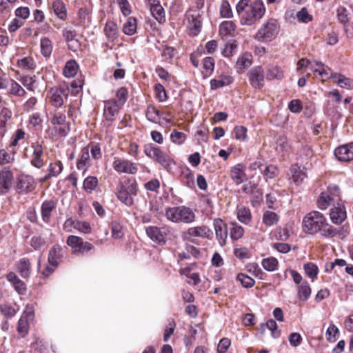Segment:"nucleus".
Masks as SVG:
<instances>
[{
  "label": "nucleus",
  "mask_w": 353,
  "mask_h": 353,
  "mask_svg": "<svg viewBox=\"0 0 353 353\" xmlns=\"http://www.w3.org/2000/svg\"><path fill=\"white\" fill-rule=\"evenodd\" d=\"M302 228L304 232L310 234H319L324 238L334 237L336 230L330 225L325 216L319 211H312L303 217Z\"/></svg>",
  "instance_id": "nucleus-1"
},
{
  "label": "nucleus",
  "mask_w": 353,
  "mask_h": 353,
  "mask_svg": "<svg viewBox=\"0 0 353 353\" xmlns=\"http://www.w3.org/2000/svg\"><path fill=\"white\" fill-rule=\"evenodd\" d=\"M236 9L241 16V23L245 26L254 24L265 12L263 3L259 0H241L236 4Z\"/></svg>",
  "instance_id": "nucleus-2"
},
{
  "label": "nucleus",
  "mask_w": 353,
  "mask_h": 353,
  "mask_svg": "<svg viewBox=\"0 0 353 353\" xmlns=\"http://www.w3.org/2000/svg\"><path fill=\"white\" fill-rule=\"evenodd\" d=\"M137 191L138 184L135 179L126 178L117 185V196L121 203L130 207L134 204Z\"/></svg>",
  "instance_id": "nucleus-3"
},
{
  "label": "nucleus",
  "mask_w": 353,
  "mask_h": 353,
  "mask_svg": "<svg viewBox=\"0 0 353 353\" xmlns=\"http://www.w3.org/2000/svg\"><path fill=\"white\" fill-rule=\"evenodd\" d=\"M165 216L168 221L174 223L191 224L196 219L193 210L185 205L166 208Z\"/></svg>",
  "instance_id": "nucleus-4"
},
{
  "label": "nucleus",
  "mask_w": 353,
  "mask_h": 353,
  "mask_svg": "<svg viewBox=\"0 0 353 353\" xmlns=\"http://www.w3.org/2000/svg\"><path fill=\"white\" fill-rule=\"evenodd\" d=\"M50 122L52 126L50 132L52 137H65L70 131V124L66 121V117L63 113L58 112L51 113Z\"/></svg>",
  "instance_id": "nucleus-5"
},
{
  "label": "nucleus",
  "mask_w": 353,
  "mask_h": 353,
  "mask_svg": "<svg viewBox=\"0 0 353 353\" xmlns=\"http://www.w3.org/2000/svg\"><path fill=\"white\" fill-rule=\"evenodd\" d=\"M279 32V26L276 20L270 19L262 24L254 38L259 42H270L276 37Z\"/></svg>",
  "instance_id": "nucleus-6"
},
{
  "label": "nucleus",
  "mask_w": 353,
  "mask_h": 353,
  "mask_svg": "<svg viewBox=\"0 0 353 353\" xmlns=\"http://www.w3.org/2000/svg\"><path fill=\"white\" fill-rule=\"evenodd\" d=\"M24 155L30 159V163L32 167L41 169L44 166V149L41 143L32 142L30 146L25 148Z\"/></svg>",
  "instance_id": "nucleus-7"
},
{
  "label": "nucleus",
  "mask_w": 353,
  "mask_h": 353,
  "mask_svg": "<svg viewBox=\"0 0 353 353\" xmlns=\"http://www.w3.org/2000/svg\"><path fill=\"white\" fill-rule=\"evenodd\" d=\"M144 153L150 158L154 159L158 163L167 170L171 168L172 165L175 163L171 157L162 151L159 147L153 145H145L144 148Z\"/></svg>",
  "instance_id": "nucleus-8"
},
{
  "label": "nucleus",
  "mask_w": 353,
  "mask_h": 353,
  "mask_svg": "<svg viewBox=\"0 0 353 353\" xmlns=\"http://www.w3.org/2000/svg\"><path fill=\"white\" fill-rule=\"evenodd\" d=\"M62 257V248L59 245H54L50 250L48 264L46 268L41 272V274L45 277H48L51 274L59 265Z\"/></svg>",
  "instance_id": "nucleus-9"
},
{
  "label": "nucleus",
  "mask_w": 353,
  "mask_h": 353,
  "mask_svg": "<svg viewBox=\"0 0 353 353\" xmlns=\"http://www.w3.org/2000/svg\"><path fill=\"white\" fill-rule=\"evenodd\" d=\"M67 245L71 248L72 253L74 254H84L93 249V245L88 241H84L82 238L70 235L66 241Z\"/></svg>",
  "instance_id": "nucleus-10"
},
{
  "label": "nucleus",
  "mask_w": 353,
  "mask_h": 353,
  "mask_svg": "<svg viewBox=\"0 0 353 353\" xmlns=\"http://www.w3.org/2000/svg\"><path fill=\"white\" fill-rule=\"evenodd\" d=\"M186 26L191 36H196L201 30V15L199 10H189L185 13Z\"/></svg>",
  "instance_id": "nucleus-11"
},
{
  "label": "nucleus",
  "mask_w": 353,
  "mask_h": 353,
  "mask_svg": "<svg viewBox=\"0 0 353 353\" xmlns=\"http://www.w3.org/2000/svg\"><path fill=\"white\" fill-rule=\"evenodd\" d=\"M148 236L158 243H165L168 236L171 233V228L168 225H163L161 228L149 226L145 228Z\"/></svg>",
  "instance_id": "nucleus-12"
},
{
  "label": "nucleus",
  "mask_w": 353,
  "mask_h": 353,
  "mask_svg": "<svg viewBox=\"0 0 353 353\" xmlns=\"http://www.w3.org/2000/svg\"><path fill=\"white\" fill-rule=\"evenodd\" d=\"M212 230L206 225L196 226L189 228L186 231L181 234V237L184 241H192L196 237L210 239L212 236Z\"/></svg>",
  "instance_id": "nucleus-13"
},
{
  "label": "nucleus",
  "mask_w": 353,
  "mask_h": 353,
  "mask_svg": "<svg viewBox=\"0 0 353 353\" xmlns=\"http://www.w3.org/2000/svg\"><path fill=\"white\" fill-rule=\"evenodd\" d=\"M14 174L8 166H4L0 170V193H7L12 186Z\"/></svg>",
  "instance_id": "nucleus-14"
},
{
  "label": "nucleus",
  "mask_w": 353,
  "mask_h": 353,
  "mask_svg": "<svg viewBox=\"0 0 353 353\" xmlns=\"http://www.w3.org/2000/svg\"><path fill=\"white\" fill-rule=\"evenodd\" d=\"M114 170L119 173L134 174L138 171L137 165L129 160L114 159L112 163Z\"/></svg>",
  "instance_id": "nucleus-15"
},
{
  "label": "nucleus",
  "mask_w": 353,
  "mask_h": 353,
  "mask_svg": "<svg viewBox=\"0 0 353 353\" xmlns=\"http://www.w3.org/2000/svg\"><path fill=\"white\" fill-rule=\"evenodd\" d=\"M213 227L219 244L221 247L224 246L226 244L228 236V229L226 223L221 219H215L213 221Z\"/></svg>",
  "instance_id": "nucleus-16"
},
{
  "label": "nucleus",
  "mask_w": 353,
  "mask_h": 353,
  "mask_svg": "<svg viewBox=\"0 0 353 353\" xmlns=\"http://www.w3.org/2000/svg\"><path fill=\"white\" fill-rule=\"evenodd\" d=\"M334 155L340 161L353 160V142L341 145L334 150Z\"/></svg>",
  "instance_id": "nucleus-17"
},
{
  "label": "nucleus",
  "mask_w": 353,
  "mask_h": 353,
  "mask_svg": "<svg viewBox=\"0 0 353 353\" xmlns=\"http://www.w3.org/2000/svg\"><path fill=\"white\" fill-rule=\"evenodd\" d=\"M17 188L19 192H29L35 188L34 178L28 174H22L17 178Z\"/></svg>",
  "instance_id": "nucleus-18"
},
{
  "label": "nucleus",
  "mask_w": 353,
  "mask_h": 353,
  "mask_svg": "<svg viewBox=\"0 0 353 353\" xmlns=\"http://www.w3.org/2000/svg\"><path fill=\"white\" fill-rule=\"evenodd\" d=\"M250 84L255 88H261L263 86L264 72L261 67L257 66L252 68L248 74Z\"/></svg>",
  "instance_id": "nucleus-19"
},
{
  "label": "nucleus",
  "mask_w": 353,
  "mask_h": 353,
  "mask_svg": "<svg viewBox=\"0 0 353 353\" xmlns=\"http://www.w3.org/2000/svg\"><path fill=\"white\" fill-rule=\"evenodd\" d=\"M103 31L108 43H114L119 38L118 26L112 20H108L105 22Z\"/></svg>",
  "instance_id": "nucleus-20"
},
{
  "label": "nucleus",
  "mask_w": 353,
  "mask_h": 353,
  "mask_svg": "<svg viewBox=\"0 0 353 353\" xmlns=\"http://www.w3.org/2000/svg\"><path fill=\"white\" fill-rule=\"evenodd\" d=\"M308 69L315 74L318 73L322 80L329 79L332 72L330 68L321 61H310Z\"/></svg>",
  "instance_id": "nucleus-21"
},
{
  "label": "nucleus",
  "mask_w": 353,
  "mask_h": 353,
  "mask_svg": "<svg viewBox=\"0 0 353 353\" xmlns=\"http://www.w3.org/2000/svg\"><path fill=\"white\" fill-rule=\"evenodd\" d=\"M245 168V165L243 163H238L231 168L230 176L236 185H239L247 180Z\"/></svg>",
  "instance_id": "nucleus-22"
},
{
  "label": "nucleus",
  "mask_w": 353,
  "mask_h": 353,
  "mask_svg": "<svg viewBox=\"0 0 353 353\" xmlns=\"http://www.w3.org/2000/svg\"><path fill=\"white\" fill-rule=\"evenodd\" d=\"M152 15L159 23L165 21V10L159 0H148Z\"/></svg>",
  "instance_id": "nucleus-23"
},
{
  "label": "nucleus",
  "mask_w": 353,
  "mask_h": 353,
  "mask_svg": "<svg viewBox=\"0 0 353 353\" xmlns=\"http://www.w3.org/2000/svg\"><path fill=\"white\" fill-rule=\"evenodd\" d=\"M330 219L334 224H341L346 219L345 208L342 203H338L330 210Z\"/></svg>",
  "instance_id": "nucleus-24"
},
{
  "label": "nucleus",
  "mask_w": 353,
  "mask_h": 353,
  "mask_svg": "<svg viewBox=\"0 0 353 353\" xmlns=\"http://www.w3.org/2000/svg\"><path fill=\"white\" fill-rule=\"evenodd\" d=\"M329 79H332L333 83L342 88L353 90V79L347 78L345 76L337 73L331 72Z\"/></svg>",
  "instance_id": "nucleus-25"
},
{
  "label": "nucleus",
  "mask_w": 353,
  "mask_h": 353,
  "mask_svg": "<svg viewBox=\"0 0 353 353\" xmlns=\"http://www.w3.org/2000/svg\"><path fill=\"white\" fill-rule=\"evenodd\" d=\"M50 102L56 108L63 103V97L67 95V90L63 88H52L50 90Z\"/></svg>",
  "instance_id": "nucleus-26"
},
{
  "label": "nucleus",
  "mask_w": 353,
  "mask_h": 353,
  "mask_svg": "<svg viewBox=\"0 0 353 353\" xmlns=\"http://www.w3.org/2000/svg\"><path fill=\"white\" fill-rule=\"evenodd\" d=\"M253 62V57L250 52H245L243 53L237 59L236 68L237 72L241 74L245 72Z\"/></svg>",
  "instance_id": "nucleus-27"
},
{
  "label": "nucleus",
  "mask_w": 353,
  "mask_h": 353,
  "mask_svg": "<svg viewBox=\"0 0 353 353\" xmlns=\"http://www.w3.org/2000/svg\"><path fill=\"white\" fill-rule=\"evenodd\" d=\"M121 107L116 100L105 101L103 114L105 119L108 121H113L114 116L117 114Z\"/></svg>",
  "instance_id": "nucleus-28"
},
{
  "label": "nucleus",
  "mask_w": 353,
  "mask_h": 353,
  "mask_svg": "<svg viewBox=\"0 0 353 353\" xmlns=\"http://www.w3.org/2000/svg\"><path fill=\"white\" fill-rule=\"evenodd\" d=\"M70 225H72L75 230L83 234H90L92 231L91 225L87 221H73L72 219H69L65 221L64 223V228H65Z\"/></svg>",
  "instance_id": "nucleus-29"
},
{
  "label": "nucleus",
  "mask_w": 353,
  "mask_h": 353,
  "mask_svg": "<svg viewBox=\"0 0 353 353\" xmlns=\"http://www.w3.org/2000/svg\"><path fill=\"white\" fill-rule=\"evenodd\" d=\"M7 280L12 284L14 290L19 294H24L26 292V286L15 273L11 272L6 276Z\"/></svg>",
  "instance_id": "nucleus-30"
},
{
  "label": "nucleus",
  "mask_w": 353,
  "mask_h": 353,
  "mask_svg": "<svg viewBox=\"0 0 353 353\" xmlns=\"http://www.w3.org/2000/svg\"><path fill=\"white\" fill-rule=\"evenodd\" d=\"M90 165V157L89 150L88 148H84L81 150V154L79 159L77 162V168L79 170H82L84 174Z\"/></svg>",
  "instance_id": "nucleus-31"
},
{
  "label": "nucleus",
  "mask_w": 353,
  "mask_h": 353,
  "mask_svg": "<svg viewBox=\"0 0 353 353\" xmlns=\"http://www.w3.org/2000/svg\"><path fill=\"white\" fill-rule=\"evenodd\" d=\"M52 7L54 14L61 21H65L68 18V12L65 3L62 0H55L52 2Z\"/></svg>",
  "instance_id": "nucleus-32"
},
{
  "label": "nucleus",
  "mask_w": 353,
  "mask_h": 353,
  "mask_svg": "<svg viewBox=\"0 0 353 353\" xmlns=\"http://www.w3.org/2000/svg\"><path fill=\"white\" fill-rule=\"evenodd\" d=\"M322 193L328 196L327 201L331 205H335L341 201L340 199V190L336 185L327 187V190Z\"/></svg>",
  "instance_id": "nucleus-33"
},
{
  "label": "nucleus",
  "mask_w": 353,
  "mask_h": 353,
  "mask_svg": "<svg viewBox=\"0 0 353 353\" xmlns=\"http://www.w3.org/2000/svg\"><path fill=\"white\" fill-rule=\"evenodd\" d=\"M12 111L7 108H3L0 112V134L3 136L9 121L12 118Z\"/></svg>",
  "instance_id": "nucleus-34"
},
{
  "label": "nucleus",
  "mask_w": 353,
  "mask_h": 353,
  "mask_svg": "<svg viewBox=\"0 0 353 353\" xmlns=\"http://www.w3.org/2000/svg\"><path fill=\"white\" fill-rule=\"evenodd\" d=\"M290 171L292 173V179L296 185L301 184L307 178L305 172L297 165H292Z\"/></svg>",
  "instance_id": "nucleus-35"
},
{
  "label": "nucleus",
  "mask_w": 353,
  "mask_h": 353,
  "mask_svg": "<svg viewBox=\"0 0 353 353\" xmlns=\"http://www.w3.org/2000/svg\"><path fill=\"white\" fill-rule=\"evenodd\" d=\"M17 268L20 275L24 278H28L30 274V262L28 259L23 258L17 263Z\"/></svg>",
  "instance_id": "nucleus-36"
},
{
  "label": "nucleus",
  "mask_w": 353,
  "mask_h": 353,
  "mask_svg": "<svg viewBox=\"0 0 353 353\" xmlns=\"http://www.w3.org/2000/svg\"><path fill=\"white\" fill-rule=\"evenodd\" d=\"M236 26L232 21H224L219 26V34L221 37L232 36L235 32Z\"/></svg>",
  "instance_id": "nucleus-37"
},
{
  "label": "nucleus",
  "mask_w": 353,
  "mask_h": 353,
  "mask_svg": "<svg viewBox=\"0 0 353 353\" xmlns=\"http://www.w3.org/2000/svg\"><path fill=\"white\" fill-rule=\"evenodd\" d=\"M8 92L10 95L19 97H23L26 93L24 88L14 80H11L8 83Z\"/></svg>",
  "instance_id": "nucleus-38"
},
{
  "label": "nucleus",
  "mask_w": 353,
  "mask_h": 353,
  "mask_svg": "<svg viewBox=\"0 0 353 353\" xmlns=\"http://www.w3.org/2000/svg\"><path fill=\"white\" fill-rule=\"evenodd\" d=\"M56 204L54 201H46L41 205L42 219L45 222H48L50 219L51 213L55 208Z\"/></svg>",
  "instance_id": "nucleus-39"
},
{
  "label": "nucleus",
  "mask_w": 353,
  "mask_h": 353,
  "mask_svg": "<svg viewBox=\"0 0 353 353\" xmlns=\"http://www.w3.org/2000/svg\"><path fill=\"white\" fill-rule=\"evenodd\" d=\"M230 236L232 241L241 239L244 234V228L236 222L230 223Z\"/></svg>",
  "instance_id": "nucleus-40"
},
{
  "label": "nucleus",
  "mask_w": 353,
  "mask_h": 353,
  "mask_svg": "<svg viewBox=\"0 0 353 353\" xmlns=\"http://www.w3.org/2000/svg\"><path fill=\"white\" fill-rule=\"evenodd\" d=\"M79 70V65L74 60H70L66 62L63 70V74L66 78L74 77Z\"/></svg>",
  "instance_id": "nucleus-41"
},
{
  "label": "nucleus",
  "mask_w": 353,
  "mask_h": 353,
  "mask_svg": "<svg viewBox=\"0 0 353 353\" xmlns=\"http://www.w3.org/2000/svg\"><path fill=\"white\" fill-rule=\"evenodd\" d=\"M137 28V22L136 18L130 17L124 23L123 27V32L125 34L131 36L136 33Z\"/></svg>",
  "instance_id": "nucleus-42"
},
{
  "label": "nucleus",
  "mask_w": 353,
  "mask_h": 353,
  "mask_svg": "<svg viewBox=\"0 0 353 353\" xmlns=\"http://www.w3.org/2000/svg\"><path fill=\"white\" fill-rule=\"evenodd\" d=\"M311 293L312 290L308 282H302L298 288L299 298L303 301H306L310 297Z\"/></svg>",
  "instance_id": "nucleus-43"
},
{
  "label": "nucleus",
  "mask_w": 353,
  "mask_h": 353,
  "mask_svg": "<svg viewBox=\"0 0 353 353\" xmlns=\"http://www.w3.org/2000/svg\"><path fill=\"white\" fill-rule=\"evenodd\" d=\"M279 216L274 212L267 210L263 215V223L268 227L272 226L279 222Z\"/></svg>",
  "instance_id": "nucleus-44"
},
{
  "label": "nucleus",
  "mask_w": 353,
  "mask_h": 353,
  "mask_svg": "<svg viewBox=\"0 0 353 353\" xmlns=\"http://www.w3.org/2000/svg\"><path fill=\"white\" fill-rule=\"evenodd\" d=\"M238 220L245 225H248L252 221L250 210L247 208H241L237 211Z\"/></svg>",
  "instance_id": "nucleus-45"
},
{
  "label": "nucleus",
  "mask_w": 353,
  "mask_h": 353,
  "mask_svg": "<svg viewBox=\"0 0 353 353\" xmlns=\"http://www.w3.org/2000/svg\"><path fill=\"white\" fill-rule=\"evenodd\" d=\"M15 152L9 153L5 149H0V165L12 164L15 161Z\"/></svg>",
  "instance_id": "nucleus-46"
},
{
  "label": "nucleus",
  "mask_w": 353,
  "mask_h": 353,
  "mask_svg": "<svg viewBox=\"0 0 353 353\" xmlns=\"http://www.w3.org/2000/svg\"><path fill=\"white\" fill-rule=\"evenodd\" d=\"M268 80L281 79L283 77V72L278 66H269L266 73Z\"/></svg>",
  "instance_id": "nucleus-47"
},
{
  "label": "nucleus",
  "mask_w": 353,
  "mask_h": 353,
  "mask_svg": "<svg viewBox=\"0 0 353 353\" xmlns=\"http://www.w3.org/2000/svg\"><path fill=\"white\" fill-rule=\"evenodd\" d=\"M145 115L148 121L155 123H159L161 118L159 110L152 105H149L147 108Z\"/></svg>",
  "instance_id": "nucleus-48"
},
{
  "label": "nucleus",
  "mask_w": 353,
  "mask_h": 353,
  "mask_svg": "<svg viewBox=\"0 0 353 353\" xmlns=\"http://www.w3.org/2000/svg\"><path fill=\"white\" fill-rule=\"evenodd\" d=\"M19 310L17 305H10L7 304L0 305V311L1 314L6 318L13 317Z\"/></svg>",
  "instance_id": "nucleus-49"
},
{
  "label": "nucleus",
  "mask_w": 353,
  "mask_h": 353,
  "mask_svg": "<svg viewBox=\"0 0 353 353\" xmlns=\"http://www.w3.org/2000/svg\"><path fill=\"white\" fill-rule=\"evenodd\" d=\"M261 265L266 271L273 272L277 269L279 262L274 257H268L262 260Z\"/></svg>",
  "instance_id": "nucleus-50"
},
{
  "label": "nucleus",
  "mask_w": 353,
  "mask_h": 353,
  "mask_svg": "<svg viewBox=\"0 0 353 353\" xmlns=\"http://www.w3.org/2000/svg\"><path fill=\"white\" fill-rule=\"evenodd\" d=\"M98 184V179L94 176H87L83 183V188L88 193L92 192Z\"/></svg>",
  "instance_id": "nucleus-51"
},
{
  "label": "nucleus",
  "mask_w": 353,
  "mask_h": 353,
  "mask_svg": "<svg viewBox=\"0 0 353 353\" xmlns=\"http://www.w3.org/2000/svg\"><path fill=\"white\" fill-rule=\"evenodd\" d=\"M63 170V164L60 161L52 162L48 167V174L52 177L58 176Z\"/></svg>",
  "instance_id": "nucleus-52"
},
{
  "label": "nucleus",
  "mask_w": 353,
  "mask_h": 353,
  "mask_svg": "<svg viewBox=\"0 0 353 353\" xmlns=\"http://www.w3.org/2000/svg\"><path fill=\"white\" fill-rule=\"evenodd\" d=\"M303 269L306 275L312 279V281L316 279L319 268L316 265L312 263H307L303 265Z\"/></svg>",
  "instance_id": "nucleus-53"
},
{
  "label": "nucleus",
  "mask_w": 353,
  "mask_h": 353,
  "mask_svg": "<svg viewBox=\"0 0 353 353\" xmlns=\"http://www.w3.org/2000/svg\"><path fill=\"white\" fill-rule=\"evenodd\" d=\"M17 66L25 71L31 70L34 68V62L31 57H24L17 61Z\"/></svg>",
  "instance_id": "nucleus-54"
},
{
  "label": "nucleus",
  "mask_w": 353,
  "mask_h": 353,
  "mask_svg": "<svg viewBox=\"0 0 353 353\" xmlns=\"http://www.w3.org/2000/svg\"><path fill=\"white\" fill-rule=\"evenodd\" d=\"M232 82V79L230 77H224L220 79H212L210 81L211 88L212 90L218 89L226 85H230Z\"/></svg>",
  "instance_id": "nucleus-55"
},
{
  "label": "nucleus",
  "mask_w": 353,
  "mask_h": 353,
  "mask_svg": "<svg viewBox=\"0 0 353 353\" xmlns=\"http://www.w3.org/2000/svg\"><path fill=\"white\" fill-rule=\"evenodd\" d=\"M29 321L26 317H21L19 319L17 325V332L22 336L24 337L27 335L29 330Z\"/></svg>",
  "instance_id": "nucleus-56"
},
{
  "label": "nucleus",
  "mask_w": 353,
  "mask_h": 353,
  "mask_svg": "<svg viewBox=\"0 0 353 353\" xmlns=\"http://www.w3.org/2000/svg\"><path fill=\"white\" fill-rule=\"evenodd\" d=\"M41 54L48 57L52 51V45L51 41L48 38H42L40 41Z\"/></svg>",
  "instance_id": "nucleus-57"
},
{
  "label": "nucleus",
  "mask_w": 353,
  "mask_h": 353,
  "mask_svg": "<svg viewBox=\"0 0 353 353\" xmlns=\"http://www.w3.org/2000/svg\"><path fill=\"white\" fill-rule=\"evenodd\" d=\"M339 334L338 327L333 323H331L327 327L325 333L326 339L330 342H334Z\"/></svg>",
  "instance_id": "nucleus-58"
},
{
  "label": "nucleus",
  "mask_w": 353,
  "mask_h": 353,
  "mask_svg": "<svg viewBox=\"0 0 353 353\" xmlns=\"http://www.w3.org/2000/svg\"><path fill=\"white\" fill-rule=\"evenodd\" d=\"M236 280L245 288H250L254 286L255 283V281L252 278L243 273L237 274Z\"/></svg>",
  "instance_id": "nucleus-59"
},
{
  "label": "nucleus",
  "mask_w": 353,
  "mask_h": 353,
  "mask_svg": "<svg viewBox=\"0 0 353 353\" xmlns=\"http://www.w3.org/2000/svg\"><path fill=\"white\" fill-rule=\"evenodd\" d=\"M336 12L338 20L343 25L344 29L346 30L347 24L349 22L348 12L347 9L343 6H340L338 8Z\"/></svg>",
  "instance_id": "nucleus-60"
},
{
  "label": "nucleus",
  "mask_w": 353,
  "mask_h": 353,
  "mask_svg": "<svg viewBox=\"0 0 353 353\" xmlns=\"http://www.w3.org/2000/svg\"><path fill=\"white\" fill-rule=\"evenodd\" d=\"M203 68L204 75L211 74L214 69V60L212 57H205L203 60Z\"/></svg>",
  "instance_id": "nucleus-61"
},
{
  "label": "nucleus",
  "mask_w": 353,
  "mask_h": 353,
  "mask_svg": "<svg viewBox=\"0 0 353 353\" xmlns=\"http://www.w3.org/2000/svg\"><path fill=\"white\" fill-rule=\"evenodd\" d=\"M170 139L174 144L181 145L185 141L186 136L184 133L174 130L170 134Z\"/></svg>",
  "instance_id": "nucleus-62"
},
{
  "label": "nucleus",
  "mask_w": 353,
  "mask_h": 353,
  "mask_svg": "<svg viewBox=\"0 0 353 353\" xmlns=\"http://www.w3.org/2000/svg\"><path fill=\"white\" fill-rule=\"evenodd\" d=\"M220 14L223 18H230L232 17V11L229 2L223 0L220 6Z\"/></svg>",
  "instance_id": "nucleus-63"
},
{
  "label": "nucleus",
  "mask_w": 353,
  "mask_h": 353,
  "mask_svg": "<svg viewBox=\"0 0 353 353\" xmlns=\"http://www.w3.org/2000/svg\"><path fill=\"white\" fill-rule=\"evenodd\" d=\"M21 84L30 91L34 90L35 77L23 76L19 79Z\"/></svg>",
  "instance_id": "nucleus-64"
}]
</instances>
